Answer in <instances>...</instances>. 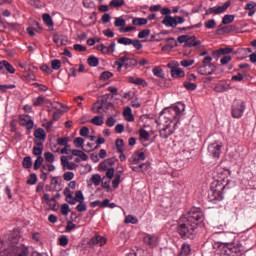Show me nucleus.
<instances>
[{"label": "nucleus", "instance_id": "obj_18", "mask_svg": "<svg viewBox=\"0 0 256 256\" xmlns=\"http://www.w3.org/2000/svg\"><path fill=\"white\" fill-rule=\"evenodd\" d=\"M162 25L175 29L178 26V23H176V20L173 18V16H164Z\"/></svg>", "mask_w": 256, "mask_h": 256}, {"label": "nucleus", "instance_id": "obj_5", "mask_svg": "<svg viewBox=\"0 0 256 256\" xmlns=\"http://www.w3.org/2000/svg\"><path fill=\"white\" fill-rule=\"evenodd\" d=\"M14 238L10 246L4 251H0V256H28V248L24 244L16 243Z\"/></svg>", "mask_w": 256, "mask_h": 256}, {"label": "nucleus", "instance_id": "obj_62", "mask_svg": "<svg viewBox=\"0 0 256 256\" xmlns=\"http://www.w3.org/2000/svg\"><path fill=\"white\" fill-rule=\"evenodd\" d=\"M115 123H117V120L114 118V117H109L107 118L106 120V126L109 127V128H112L114 127Z\"/></svg>", "mask_w": 256, "mask_h": 256}, {"label": "nucleus", "instance_id": "obj_8", "mask_svg": "<svg viewBox=\"0 0 256 256\" xmlns=\"http://www.w3.org/2000/svg\"><path fill=\"white\" fill-rule=\"evenodd\" d=\"M144 245L150 249H153L159 245V238L153 234H145L143 238Z\"/></svg>", "mask_w": 256, "mask_h": 256}, {"label": "nucleus", "instance_id": "obj_25", "mask_svg": "<svg viewBox=\"0 0 256 256\" xmlns=\"http://www.w3.org/2000/svg\"><path fill=\"white\" fill-rule=\"evenodd\" d=\"M63 195L66 197L65 198L66 203L73 204V201H74L73 192L68 187H66L65 190H63Z\"/></svg>", "mask_w": 256, "mask_h": 256}, {"label": "nucleus", "instance_id": "obj_9", "mask_svg": "<svg viewBox=\"0 0 256 256\" xmlns=\"http://www.w3.org/2000/svg\"><path fill=\"white\" fill-rule=\"evenodd\" d=\"M100 110H108V98L101 97L95 102L92 111H94V113H100Z\"/></svg>", "mask_w": 256, "mask_h": 256}, {"label": "nucleus", "instance_id": "obj_50", "mask_svg": "<svg viewBox=\"0 0 256 256\" xmlns=\"http://www.w3.org/2000/svg\"><path fill=\"white\" fill-rule=\"evenodd\" d=\"M88 64L91 67H97L98 66V58L95 56H89Z\"/></svg>", "mask_w": 256, "mask_h": 256}, {"label": "nucleus", "instance_id": "obj_21", "mask_svg": "<svg viewBox=\"0 0 256 256\" xmlns=\"http://www.w3.org/2000/svg\"><path fill=\"white\" fill-rule=\"evenodd\" d=\"M42 152H44V144L36 141V146L33 147V155L41 157Z\"/></svg>", "mask_w": 256, "mask_h": 256}, {"label": "nucleus", "instance_id": "obj_32", "mask_svg": "<svg viewBox=\"0 0 256 256\" xmlns=\"http://www.w3.org/2000/svg\"><path fill=\"white\" fill-rule=\"evenodd\" d=\"M72 155L76 157H80L81 160L87 161L88 160V155L85 154V152H82L81 150H72Z\"/></svg>", "mask_w": 256, "mask_h": 256}, {"label": "nucleus", "instance_id": "obj_33", "mask_svg": "<svg viewBox=\"0 0 256 256\" xmlns=\"http://www.w3.org/2000/svg\"><path fill=\"white\" fill-rule=\"evenodd\" d=\"M234 15L232 14H226L225 16H223L222 18V25H228L234 22Z\"/></svg>", "mask_w": 256, "mask_h": 256}, {"label": "nucleus", "instance_id": "obj_41", "mask_svg": "<svg viewBox=\"0 0 256 256\" xmlns=\"http://www.w3.org/2000/svg\"><path fill=\"white\" fill-rule=\"evenodd\" d=\"M190 39H194V36H190V35H180L179 37H177V43L179 44H185L188 40Z\"/></svg>", "mask_w": 256, "mask_h": 256}, {"label": "nucleus", "instance_id": "obj_39", "mask_svg": "<svg viewBox=\"0 0 256 256\" xmlns=\"http://www.w3.org/2000/svg\"><path fill=\"white\" fill-rule=\"evenodd\" d=\"M129 82L134 84V85H138V86H142V87L146 86V81H144L141 78L134 79V78L130 77Z\"/></svg>", "mask_w": 256, "mask_h": 256}, {"label": "nucleus", "instance_id": "obj_55", "mask_svg": "<svg viewBox=\"0 0 256 256\" xmlns=\"http://www.w3.org/2000/svg\"><path fill=\"white\" fill-rule=\"evenodd\" d=\"M83 143H85V140L82 137H77L74 139V146L76 148H82Z\"/></svg>", "mask_w": 256, "mask_h": 256}, {"label": "nucleus", "instance_id": "obj_15", "mask_svg": "<svg viewBox=\"0 0 256 256\" xmlns=\"http://www.w3.org/2000/svg\"><path fill=\"white\" fill-rule=\"evenodd\" d=\"M237 31V26L235 25H228V26H224L222 28H218L216 30V35H224V34H229V33H233Z\"/></svg>", "mask_w": 256, "mask_h": 256}, {"label": "nucleus", "instance_id": "obj_17", "mask_svg": "<svg viewBox=\"0 0 256 256\" xmlns=\"http://www.w3.org/2000/svg\"><path fill=\"white\" fill-rule=\"evenodd\" d=\"M60 161L62 162V167L63 170L68 169L69 171H74L77 169L78 165L74 162H69L68 159H66L65 156H62V158L60 159Z\"/></svg>", "mask_w": 256, "mask_h": 256}, {"label": "nucleus", "instance_id": "obj_20", "mask_svg": "<svg viewBox=\"0 0 256 256\" xmlns=\"http://www.w3.org/2000/svg\"><path fill=\"white\" fill-rule=\"evenodd\" d=\"M146 160V155L144 152L138 151L136 152L135 155L132 156V164L133 165H138L139 161H144Z\"/></svg>", "mask_w": 256, "mask_h": 256}, {"label": "nucleus", "instance_id": "obj_28", "mask_svg": "<svg viewBox=\"0 0 256 256\" xmlns=\"http://www.w3.org/2000/svg\"><path fill=\"white\" fill-rule=\"evenodd\" d=\"M47 102H48L47 98H45L44 96H39V97L33 99V106L40 107Z\"/></svg>", "mask_w": 256, "mask_h": 256}, {"label": "nucleus", "instance_id": "obj_49", "mask_svg": "<svg viewBox=\"0 0 256 256\" xmlns=\"http://www.w3.org/2000/svg\"><path fill=\"white\" fill-rule=\"evenodd\" d=\"M22 166L26 169H30L32 166V162H31V157L27 156L24 158V160L22 161Z\"/></svg>", "mask_w": 256, "mask_h": 256}, {"label": "nucleus", "instance_id": "obj_64", "mask_svg": "<svg viewBox=\"0 0 256 256\" xmlns=\"http://www.w3.org/2000/svg\"><path fill=\"white\" fill-rule=\"evenodd\" d=\"M194 60H182L180 61V66L182 67H190L193 66Z\"/></svg>", "mask_w": 256, "mask_h": 256}, {"label": "nucleus", "instance_id": "obj_44", "mask_svg": "<svg viewBox=\"0 0 256 256\" xmlns=\"http://www.w3.org/2000/svg\"><path fill=\"white\" fill-rule=\"evenodd\" d=\"M109 6L112 8H120L124 6V0H112L109 3Z\"/></svg>", "mask_w": 256, "mask_h": 256}, {"label": "nucleus", "instance_id": "obj_19", "mask_svg": "<svg viewBox=\"0 0 256 256\" xmlns=\"http://www.w3.org/2000/svg\"><path fill=\"white\" fill-rule=\"evenodd\" d=\"M233 52V48H220L217 51L212 52V57L218 58L220 55H228Z\"/></svg>", "mask_w": 256, "mask_h": 256}, {"label": "nucleus", "instance_id": "obj_35", "mask_svg": "<svg viewBox=\"0 0 256 256\" xmlns=\"http://www.w3.org/2000/svg\"><path fill=\"white\" fill-rule=\"evenodd\" d=\"M43 23L48 27H53V19L50 14H43L42 16Z\"/></svg>", "mask_w": 256, "mask_h": 256}, {"label": "nucleus", "instance_id": "obj_54", "mask_svg": "<svg viewBox=\"0 0 256 256\" xmlns=\"http://www.w3.org/2000/svg\"><path fill=\"white\" fill-rule=\"evenodd\" d=\"M149 35H150L149 29L141 30L138 33V39H146V37H149Z\"/></svg>", "mask_w": 256, "mask_h": 256}, {"label": "nucleus", "instance_id": "obj_27", "mask_svg": "<svg viewBox=\"0 0 256 256\" xmlns=\"http://www.w3.org/2000/svg\"><path fill=\"white\" fill-rule=\"evenodd\" d=\"M55 170H56V167L54 165H52V164H45V165L42 166V169L40 170V172L42 174L46 175V174H49V173H51V172H53Z\"/></svg>", "mask_w": 256, "mask_h": 256}, {"label": "nucleus", "instance_id": "obj_16", "mask_svg": "<svg viewBox=\"0 0 256 256\" xmlns=\"http://www.w3.org/2000/svg\"><path fill=\"white\" fill-rule=\"evenodd\" d=\"M107 242L106 238L103 236H99V235H95L94 238H92L91 240H89L88 245L89 246H95L98 245L100 247H102L103 245H105Z\"/></svg>", "mask_w": 256, "mask_h": 256}, {"label": "nucleus", "instance_id": "obj_63", "mask_svg": "<svg viewBox=\"0 0 256 256\" xmlns=\"http://www.w3.org/2000/svg\"><path fill=\"white\" fill-rule=\"evenodd\" d=\"M69 205L68 204H63L62 207H60V213H62V215L66 216L69 213Z\"/></svg>", "mask_w": 256, "mask_h": 256}, {"label": "nucleus", "instance_id": "obj_45", "mask_svg": "<svg viewBox=\"0 0 256 256\" xmlns=\"http://www.w3.org/2000/svg\"><path fill=\"white\" fill-rule=\"evenodd\" d=\"M121 183V175L120 174H116L115 175V179H113L112 181V188L113 190H117L118 186Z\"/></svg>", "mask_w": 256, "mask_h": 256}, {"label": "nucleus", "instance_id": "obj_13", "mask_svg": "<svg viewBox=\"0 0 256 256\" xmlns=\"http://www.w3.org/2000/svg\"><path fill=\"white\" fill-rule=\"evenodd\" d=\"M34 138H36V140H34V144H36V141L44 144L45 140L47 139V134L43 128H38L34 131Z\"/></svg>", "mask_w": 256, "mask_h": 256}, {"label": "nucleus", "instance_id": "obj_53", "mask_svg": "<svg viewBox=\"0 0 256 256\" xmlns=\"http://www.w3.org/2000/svg\"><path fill=\"white\" fill-rule=\"evenodd\" d=\"M124 223L126 224H137L138 219L136 217H133L132 215H128L126 219L124 220Z\"/></svg>", "mask_w": 256, "mask_h": 256}, {"label": "nucleus", "instance_id": "obj_29", "mask_svg": "<svg viewBox=\"0 0 256 256\" xmlns=\"http://www.w3.org/2000/svg\"><path fill=\"white\" fill-rule=\"evenodd\" d=\"M191 252V247L188 244H182V247L180 248L179 256H187Z\"/></svg>", "mask_w": 256, "mask_h": 256}, {"label": "nucleus", "instance_id": "obj_34", "mask_svg": "<svg viewBox=\"0 0 256 256\" xmlns=\"http://www.w3.org/2000/svg\"><path fill=\"white\" fill-rule=\"evenodd\" d=\"M124 117L126 118V121L133 122L135 121V117H133L132 110L130 108H126L123 112Z\"/></svg>", "mask_w": 256, "mask_h": 256}, {"label": "nucleus", "instance_id": "obj_22", "mask_svg": "<svg viewBox=\"0 0 256 256\" xmlns=\"http://www.w3.org/2000/svg\"><path fill=\"white\" fill-rule=\"evenodd\" d=\"M116 161L117 159L115 158L107 159L106 161L101 162L99 167L101 170L106 171L108 170V166H114Z\"/></svg>", "mask_w": 256, "mask_h": 256}, {"label": "nucleus", "instance_id": "obj_42", "mask_svg": "<svg viewBox=\"0 0 256 256\" xmlns=\"http://www.w3.org/2000/svg\"><path fill=\"white\" fill-rule=\"evenodd\" d=\"M91 123L93 125L101 126L105 123V121L103 120V116H95L91 119Z\"/></svg>", "mask_w": 256, "mask_h": 256}, {"label": "nucleus", "instance_id": "obj_31", "mask_svg": "<svg viewBox=\"0 0 256 256\" xmlns=\"http://www.w3.org/2000/svg\"><path fill=\"white\" fill-rule=\"evenodd\" d=\"M152 73L155 77H158L159 79L165 78L164 72L161 67H154Z\"/></svg>", "mask_w": 256, "mask_h": 256}, {"label": "nucleus", "instance_id": "obj_38", "mask_svg": "<svg viewBox=\"0 0 256 256\" xmlns=\"http://www.w3.org/2000/svg\"><path fill=\"white\" fill-rule=\"evenodd\" d=\"M102 181H103V178H101L100 174H94L91 177V182L92 184H94V186H100Z\"/></svg>", "mask_w": 256, "mask_h": 256}, {"label": "nucleus", "instance_id": "obj_52", "mask_svg": "<svg viewBox=\"0 0 256 256\" xmlns=\"http://www.w3.org/2000/svg\"><path fill=\"white\" fill-rule=\"evenodd\" d=\"M43 157L45 158V161L48 163L54 162V154L51 152H45V154H43Z\"/></svg>", "mask_w": 256, "mask_h": 256}, {"label": "nucleus", "instance_id": "obj_60", "mask_svg": "<svg viewBox=\"0 0 256 256\" xmlns=\"http://www.w3.org/2000/svg\"><path fill=\"white\" fill-rule=\"evenodd\" d=\"M227 90L226 85L225 84H218L216 85V87L214 88V91H216V93H223Z\"/></svg>", "mask_w": 256, "mask_h": 256}, {"label": "nucleus", "instance_id": "obj_51", "mask_svg": "<svg viewBox=\"0 0 256 256\" xmlns=\"http://www.w3.org/2000/svg\"><path fill=\"white\" fill-rule=\"evenodd\" d=\"M217 23L216 20L211 19L205 22L204 26L206 29H214L216 27Z\"/></svg>", "mask_w": 256, "mask_h": 256}, {"label": "nucleus", "instance_id": "obj_37", "mask_svg": "<svg viewBox=\"0 0 256 256\" xmlns=\"http://www.w3.org/2000/svg\"><path fill=\"white\" fill-rule=\"evenodd\" d=\"M148 20L146 18H133L132 24L135 26H143L146 25Z\"/></svg>", "mask_w": 256, "mask_h": 256}, {"label": "nucleus", "instance_id": "obj_58", "mask_svg": "<svg viewBox=\"0 0 256 256\" xmlns=\"http://www.w3.org/2000/svg\"><path fill=\"white\" fill-rule=\"evenodd\" d=\"M113 76V74L111 72H103L100 75V80L101 81H108L109 79H111Z\"/></svg>", "mask_w": 256, "mask_h": 256}, {"label": "nucleus", "instance_id": "obj_1", "mask_svg": "<svg viewBox=\"0 0 256 256\" xmlns=\"http://www.w3.org/2000/svg\"><path fill=\"white\" fill-rule=\"evenodd\" d=\"M203 222V213L201 208L193 207L177 220L176 232L180 238L193 240L196 238V229Z\"/></svg>", "mask_w": 256, "mask_h": 256}, {"label": "nucleus", "instance_id": "obj_48", "mask_svg": "<svg viewBox=\"0 0 256 256\" xmlns=\"http://www.w3.org/2000/svg\"><path fill=\"white\" fill-rule=\"evenodd\" d=\"M139 139L144 141L149 140V132H147L145 129L139 130Z\"/></svg>", "mask_w": 256, "mask_h": 256}, {"label": "nucleus", "instance_id": "obj_24", "mask_svg": "<svg viewBox=\"0 0 256 256\" xmlns=\"http://www.w3.org/2000/svg\"><path fill=\"white\" fill-rule=\"evenodd\" d=\"M231 6V2H225V4H223V6H218V7H212V11H214V14H222L223 12H225L228 7Z\"/></svg>", "mask_w": 256, "mask_h": 256}, {"label": "nucleus", "instance_id": "obj_3", "mask_svg": "<svg viewBox=\"0 0 256 256\" xmlns=\"http://www.w3.org/2000/svg\"><path fill=\"white\" fill-rule=\"evenodd\" d=\"M235 183L231 180H227L226 184L223 185L220 181L216 182V185L209 190L208 201L216 204L223 200V191L234 188Z\"/></svg>", "mask_w": 256, "mask_h": 256}, {"label": "nucleus", "instance_id": "obj_43", "mask_svg": "<svg viewBox=\"0 0 256 256\" xmlns=\"http://www.w3.org/2000/svg\"><path fill=\"white\" fill-rule=\"evenodd\" d=\"M115 146H116V151L118 153H123L124 140L123 139H116Z\"/></svg>", "mask_w": 256, "mask_h": 256}, {"label": "nucleus", "instance_id": "obj_59", "mask_svg": "<svg viewBox=\"0 0 256 256\" xmlns=\"http://www.w3.org/2000/svg\"><path fill=\"white\" fill-rule=\"evenodd\" d=\"M62 66V64L60 63V60H57V59H55V60H52V62H51V68H52V70H59L60 69V67Z\"/></svg>", "mask_w": 256, "mask_h": 256}, {"label": "nucleus", "instance_id": "obj_7", "mask_svg": "<svg viewBox=\"0 0 256 256\" xmlns=\"http://www.w3.org/2000/svg\"><path fill=\"white\" fill-rule=\"evenodd\" d=\"M137 64L138 61L136 59L129 58L127 56H123L115 62V65L118 66V71H120V69L123 67L126 69L134 68L135 66H137Z\"/></svg>", "mask_w": 256, "mask_h": 256}, {"label": "nucleus", "instance_id": "obj_30", "mask_svg": "<svg viewBox=\"0 0 256 256\" xmlns=\"http://www.w3.org/2000/svg\"><path fill=\"white\" fill-rule=\"evenodd\" d=\"M137 40H133L131 38H127V37H121L120 39H118V44L120 45H124V46H128L133 44L134 42H136Z\"/></svg>", "mask_w": 256, "mask_h": 256}, {"label": "nucleus", "instance_id": "obj_10", "mask_svg": "<svg viewBox=\"0 0 256 256\" xmlns=\"http://www.w3.org/2000/svg\"><path fill=\"white\" fill-rule=\"evenodd\" d=\"M167 67L171 69V77H173L174 79H179L185 76L184 70H182L181 68H175V63L170 62L168 63Z\"/></svg>", "mask_w": 256, "mask_h": 256}, {"label": "nucleus", "instance_id": "obj_40", "mask_svg": "<svg viewBox=\"0 0 256 256\" xmlns=\"http://www.w3.org/2000/svg\"><path fill=\"white\" fill-rule=\"evenodd\" d=\"M100 184H101V187L107 190V192L111 190V179L103 177V181H101Z\"/></svg>", "mask_w": 256, "mask_h": 256}, {"label": "nucleus", "instance_id": "obj_11", "mask_svg": "<svg viewBox=\"0 0 256 256\" xmlns=\"http://www.w3.org/2000/svg\"><path fill=\"white\" fill-rule=\"evenodd\" d=\"M216 71V66L214 64L202 65L197 69V72L200 75L208 76L213 74Z\"/></svg>", "mask_w": 256, "mask_h": 256}, {"label": "nucleus", "instance_id": "obj_4", "mask_svg": "<svg viewBox=\"0 0 256 256\" xmlns=\"http://www.w3.org/2000/svg\"><path fill=\"white\" fill-rule=\"evenodd\" d=\"M220 256H242L243 245L240 242H219Z\"/></svg>", "mask_w": 256, "mask_h": 256}, {"label": "nucleus", "instance_id": "obj_36", "mask_svg": "<svg viewBox=\"0 0 256 256\" xmlns=\"http://www.w3.org/2000/svg\"><path fill=\"white\" fill-rule=\"evenodd\" d=\"M43 163H44V158H42V156H37L36 161H34V166H33L34 171L39 170L43 166L42 165Z\"/></svg>", "mask_w": 256, "mask_h": 256}, {"label": "nucleus", "instance_id": "obj_6", "mask_svg": "<svg viewBox=\"0 0 256 256\" xmlns=\"http://www.w3.org/2000/svg\"><path fill=\"white\" fill-rule=\"evenodd\" d=\"M246 105L245 101L236 99L232 102L231 115L234 119H240L245 113Z\"/></svg>", "mask_w": 256, "mask_h": 256}, {"label": "nucleus", "instance_id": "obj_46", "mask_svg": "<svg viewBox=\"0 0 256 256\" xmlns=\"http://www.w3.org/2000/svg\"><path fill=\"white\" fill-rule=\"evenodd\" d=\"M113 25L115 27H124L126 26V20H124L122 17L115 18V22H113Z\"/></svg>", "mask_w": 256, "mask_h": 256}, {"label": "nucleus", "instance_id": "obj_47", "mask_svg": "<svg viewBox=\"0 0 256 256\" xmlns=\"http://www.w3.org/2000/svg\"><path fill=\"white\" fill-rule=\"evenodd\" d=\"M218 175H221L220 179H225V177L231 176V171L229 169H218Z\"/></svg>", "mask_w": 256, "mask_h": 256}, {"label": "nucleus", "instance_id": "obj_61", "mask_svg": "<svg viewBox=\"0 0 256 256\" xmlns=\"http://www.w3.org/2000/svg\"><path fill=\"white\" fill-rule=\"evenodd\" d=\"M74 179V173L73 172H66L63 174V180L66 182L72 181Z\"/></svg>", "mask_w": 256, "mask_h": 256}, {"label": "nucleus", "instance_id": "obj_2", "mask_svg": "<svg viewBox=\"0 0 256 256\" xmlns=\"http://www.w3.org/2000/svg\"><path fill=\"white\" fill-rule=\"evenodd\" d=\"M184 110L185 106L180 105V107L173 106L171 108L165 109L164 112H162V114L165 115L164 117L167 118L170 123L165 125L163 129H159V137L162 139H167L173 135V133H175L176 127L178 126V121L181 119V112Z\"/></svg>", "mask_w": 256, "mask_h": 256}, {"label": "nucleus", "instance_id": "obj_23", "mask_svg": "<svg viewBox=\"0 0 256 256\" xmlns=\"http://www.w3.org/2000/svg\"><path fill=\"white\" fill-rule=\"evenodd\" d=\"M72 199H74L73 203H68L69 205H76V203H84L85 197L83 196L82 191L75 192V197L72 196Z\"/></svg>", "mask_w": 256, "mask_h": 256}, {"label": "nucleus", "instance_id": "obj_56", "mask_svg": "<svg viewBox=\"0 0 256 256\" xmlns=\"http://www.w3.org/2000/svg\"><path fill=\"white\" fill-rule=\"evenodd\" d=\"M69 243L68 237L65 235H62L59 237V245L62 247H66Z\"/></svg>", "mask_w": 256, "mask_h": 256}, {"label": "nucleus", "instance_id": "obj_12", "mask_svg": "<svg viewBox=\"0 0 256 256\" xmlns=\"http://www.w3.org/2000/svg\"><path fill=\"white\" fill-rule=\"evenodd\" d=\"M220 148H222V143L216 142V143L209 144L208 146L209 155H212V157L214 158H219Z\"/></svg>", "mask_w": 256, "mask_h": 256}, {"label": "nucleus", "instance_id": "obj_26", "mask_svg": "<svg viewBox=\"0 0 256 256\" xmlns=\"http://www.w3.org/2000/svg\"><path fill=\"white\" fill-rule=\"evenodd\" d=\"M185 44V47L187 48H193V47H198L201 45V41L196 40V37L193 36V39L188 40Z\"/></svg>", "mask_w": 256, "mask_h": 256}, {"label": "nucleus", "instance_id": "obj_57", "mask_svg": "<svg viewBox=\"0 0 256 256\" xmlns=\"http://www.w3.org/2000/svg\"><path fill=\"white\" fill-rule=\"evenodd\" d=\"M184 87L188 91H195L197 89V85L191 82H185Z\"/></svg>", "mask_w": 256, "mask_h": 256}, {"label": "nucleus", "instance_id": "obj_14", "mask_svg": "<svg viewBox=\"0 0 256 256\" xmlns=\"http://www.w3.org/2000/svg\"><path fill=\"white\" fill-rule=\"evenodd\" d=\"M19 125L30 131L34 127V122L29 118V116H21L19 117Z\"/></svg>", "mask_w": 256, "mask_h": 256}]
</instances>
